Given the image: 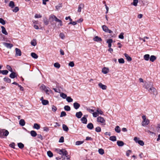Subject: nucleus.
<instances>
[{"label": "nucleus", "instance_id": "42", "mask_svg": "<svg viewBox=\"0 0 160 160\" xmlns=\"http://www.w3.org/2000/svg\"><path fill=\"white\" fill-rule=\"evenodd\" d=\"M62 7V3H59L58 5L55 6L56 8L58 10L60 9V8Z\"/></svg>", "mask_w": 160, "mask_h": 160}, {"label": "nucleus", "instance_id": "47", "mask_svg": "<svg viewBox=\"0 0 160 160\" xmlns=\"http://www.w3.org/2000/svg\"><path fill=\"white\" fill-rule=\"evenodd\" d=\"M15 144L14 142H12L9 145V146L10 147L13 149H15Z\"/></svg>", "mask_w": 160, "mask_h": 160}, {"label": "nucleus", "instance_id": "4", "mask_svg": "<svg viewBox=\"0 0 160 160\" xmlns=\"http://www.w3.org/2000/svg\"><path fill=\"white\" fill-rule=\"evenodd\" d=\"M149 92L151 94H153L154 95H157L158 94V92L156 89L153 87H152L150 88L149 90H148Z\"/></svg>", "mask_w": 160, "mask_h": 160}, {"label": "nucleus", "instance_id": "6", "mask_svg": "<svg viewBox=\"0 0 160 160\" xmlns=\"http://www.w3.org/2000/svg\"><path fill=\"white\" fill-rule=\"evenodd\" d=\"M97 121L102 123H104V125L105 124V120L101 117H98L97 118Z\"/></svg>", "mask_w": 160, "mask_h": 160}, {"label": "nucleus", "instance_id": "41", "mask_svg": "<svg viewBox=\"0 0 160 160\" xmlns=\"http://www.w3.org/2000/svg\"><path fill=\"white\" fill-rule=\"evenodd\" d=\"M67 101L69 102H72L73 101V99L70 97H68L66 98Z\"/></svg>", "mask_w": 160, "mask_h": 160}, {"label": "nucleus", "instance_id": "35", "mask_svg": "<svg viewBox=\"0 0 160 160\" xmlns=\"http://www.w3.org/2000/svg\"><path fill=\"white\" fill-rule=\"evenodd\" d=\"M18 147L20 149H22L24 147V144L21 142H19L18 143Z\"/></svg>", "mask_w": 160, "mask_h": 160}, {"label": "nucleus", "instance_id": "37", "mask_svg": "<svg viewBox=\"0 0 160 160\" xmlns=\"http://www.w3.org/2000/svg\"><path fill=\"white\" fill-rule=\"evenodd\" d=\"M64 109L67 111H68L70 110L71 108L70 107L66 105L64 106Z\"/></svg>", "mask_w": 160, "mask_h": 160}, {"label": "nucleus", "instance_id": "15", "mask_svg": "<svg viewBox=\"0 0 160 160\" xmlns=\"http://www.w3.org/2000/svg\"><path fill=\"white\" fill-rule=\"evenodd\" d=\"M113 42V40L112 39H110L108 40L107 41V43L108 44V47L109 48H111L112 46V43Z\"/></svg>", "mask_w": 160, "mask_h": 160}, {"label": "nucleus", "instance_id": "3", "mask_svg": "<svg viewBox=\"0 0 160 160\" xmlns=\"http://www.w3.org/2000/svg\"><path fill=\"white\" fill-rule=\"evenodd\" d=\"M102 28L103 31L106 32L112 33L113 32L108 29V28L105 25L102 26Z\"/></svg>", "mask_w": 160, "mask_h": 160}, {"label": "nucleus", "instance_id": "23", "mask_svg": "<svg viewBox=\"0 0 160 160\" xmlns=\"http://www.w3.org/2000/svg\"><path fill=\"white\" fill-rule=\"evenodd\" d=\"M30 134L33 137H35L37 135L36 132L34 130H32L30 132Z\"/></svg>", "mask_w": 160, "mask_h": 160}, {"label": "nucleus", "instance_id": "38", "mask_svg": "<svg viewBox=\"0 0 160 160\" xmlns=\"http://www.w3.org/2000/svg\"><path fill=\"white\" fill-rule=\"evenodd\" d=\"M47 154L50 158L52 157L53 156L52 153L50 151L47 152Z\"/></svg>", "mask_w": 160, "mask_h": 160}, {"label": "nucleus", "instance_id": "9", "mask_svg": "<svg viewBox=\"0 0 160 160\" xmlns=\"http://www.w3.org/2000/svg\"><path fill=\"white\" fill-rule=\"evenodd\" d=\"M3 44L7 48H11L13 46V45L12 44L5 42H3Z\"/></svg>", "mask_w": 160, "mask_h": 160}, {"label": "nucleus", "instance_id": "12", "mask_svg": "<svg viewBox=\"0 0 160 160\" xmlns=\"http://www.w3.org/2000/svg\"><path fill=\"white\" fill-rule=\"evenodd\" d=\"M124 55L128 61L130 62L132 61V58L129 56L128 54H127L126 53H125L124 54Z\"/></svg>", "mask_w": 160, "mask_h": 160}, {"label": "nucleus", "instance_id": "7", "mask_svg": "<svg viewBox=\"0 0 160 160\" xmlns=\"http://www.w3.org/2000/svg\"><path fill=\"white\" fill-rule=\"evenodd\" d=\"M16 56H21L22 55V52L21 50L18 48H15Z\"/></svg>", "mask_w": 160, "mask_h": 160}, {"label": "nucleus", "instance_id": "63", "mask_svg": "<svg viewBox=\"0 0 160 160\" xmlns=\"http://www.w3.org/2000/svg\"><path fill=\"white\" fill-rule=\"evenodd\" d=\"M57 151L58 153L60 154H62L63 149L61 150L59 149H57Z\"/></svg>", "mask_w": 160, "mask_h": 160}, {"label": "nucleus", "instance_id": "49", "mask_svg": "<svg viewBox=\"0 0 160 160\" xmlns=\"http://www.w3.org/2000/svg\"><path fill=\"white\" fill-rule=\"evenodd\" d=\"M138 143L141 146H143L144 145V142L142 140H139V141H138Z\"/></svg>", "mask_w": 160, "mask_h": 160}, {"label": "nucleus", "instance_id": "24", "mask_svg": "<svg viewBox=\"0 0 160 160\" xmlns=\"http://www.w3.org/2000/svg\"><path fill=\"white\" fill-rule=\"evenodd\" d=\"M156 57L154 55H151L150 58V60L152 62H153L156 59Z\"/></svg>", "mask_w": 160, "mask_h": 160}, {"label": "nucleus", "instance_id": "36", "mask_svg": "<svg viewBox=\"0 0 160 160\" xmlns=\"http://www.w3.org/2000/svg\"><path fill=\"white\" fill-rule=\"evenodd\" d=\"M42 103L43 105H47L49 103V102L47 100H42Z\"/></svg>", "mask_w": 160, "mask_h": 160}, {"label": "nucleus", "instance_id": "31", "mask_svg": "<svg viewBox=\"0 0 160 160\" xmlns=\"http://www.w3.org/2000/svg\"><path fill=\"white\" fill-rule=\"evenodd\" d=\"M9 6L11 8H13L15 6L14 2L12 1H10L9 3Z\"/></svg>", "mask_w": 160, "mask_h": 160}, {"label": "nucleus", "instance_id": "33", "mask_svg": "<svg viewBox=\"0 0 160 160\" xmlns=\"http://www.w3.org/2000/svg\"><path fill=\"white\" fill-rule=\"evenodd\" d=\"M115 130L116 132H117L118 133H120L121 131L120 128L118 126H117L115 128Z\"/></svg>", "mask_w": 160, "mask_h": 160}, {"label": "nucleus", "instance_id": "44", "mask_svg": "<svg viewBox=\"0 0 160 160\" xmlns=\"http://www.w3.org/2000/svg\"><path fill=\"white\" fill-rule=\"evenodd\" d=\"M138 2V0H133V2L132 3L133 5L135 6H136L137 5V4Z\"/></svg>", "mask_w": 160, "mask_h": 160}, {"label": "nucleus", "instance_id": "25", "mask_svg": "<svg viewBox=\"0 0 160 160\" xmlns=\"http://www.w3.org/2000/svg\"><path fill=\"white\" fill-rule=\"evenodd\" d=\"M43 21L45 25H47L49 23V21L46 18H43Z\"/></svg>", "mask_w": 160, "mask_h": 160}, {"label": "nucleus", "instance_id": "60", "mask_svg": "<svg viewBox=\"0 0 160 160\" xmlns=\"http://www.w3.org/2000/svg\"><path fill=\"white\" fill-rule=\"evenodd\" d=\"M0 23L4 25L5 24V22L2 18H0Z\"/></svg>", "mask_w": 160, "mask_h": 160}, {"label": "nucleus", "instance_id": "61", "mask_svg": "<svg viewBox=\"0 0 160 160\" xmlns=\"http://www.w3.org/2000/svg\"><path fill=\"white\" fill-rule=\"evenodd\" d=\"M64 142V138L63 136H62L60 137L59 142Z\"/></svg>", "mask_w": 160, "mask_h": 160}, {"label": "nucleus", "instance_id": "48", "mask_svg": "<svg viewBox=\"0 0 160 160\" xmlns=\"http://www.w3.org/2000/svg\"><path fill=\"white\" fill-rule=\"evenodd\" d=\"M59 36L60 37V38L62 39H64V38H65V36L64 35V34L63 32H61Z\"/></svg>", "mask_w": 160, "mask_h": 160}, {"label": "nucleus", "instance_id": "58", "mask_svg": "<svg viewBox=\"0 0 160 160\" xmlns=\"http://www.w3.org/2000/svg\"><path fill=\"white\" fill-rule=\"evenodd\" d=\"M118 62L120 63H124V60L123 58H121L118 59Z\"/></svg>", "mask_w": 160, "mask_h": 160}, {"label": "nucleus", "instance_id": "13", "mask_svg": "<svg viewBox=\"0 0 160 160\" xmlns=\"http://www.w3.org/2000/svg\"><path fill=\"white\" fill-rule=\"evenodd\" d=\"M82 115V113L81 111L77 112L76 113V116L78 118H81Z\"/></svg>", "mask_w": 160, "mask_h": 160}, {"label": "nucleus", "instance_id": "34", "mask_svg": "<svg viewBox=\"0 0 160 160\" xmlns=\"http://www.w3.org/2000/svg\"><path fill=\"white\" fill-rule=\"evenodd\" d=\"M33 128L38 130L40 128V125L37 123H34V124Z\"/></svg>", "mask_w": 160, "mask_h": 160}, {"label": "nucleus", "instance_id": "8", "mask_svg": "<svg viewBox=\"0 0 160 160\" xmlns=\"http://www.w3.org/2000/svg\"><path fill=\"white\" fill-rule=\"evenodd\" d=\"M145 88L146 89L148 90H149L150 88L152 87V85L150 82H146L145 84Z\"/></svg>", "mask_w": 160, "mask_h": 160}, {"label": "nucleus", "instance_id": "57", "mask_svg": "<svg viewBox=\"0 0 160 160\" xmlns=\"http://www.w3.org/2000/svg\"><path fill=\"white\" fill-rule=\"evenodd\" d=\"M19 10V8L18 7H15L14 9L12 10V11L14 12H18Z\"/></svg>", "mask_w": 160, "mask_h": 160}, {"label": "nucleus", "instance_id": "45", "mask_svg": "<svg viewBox=\"0 0 160 160\" xmlns=\"http://www.w3.org/2000/svg\"><path fill=\"white\" fill-rule=\"evenodd\" d=\"M54 67L59 68L60 67V65L58 62H56L54 64Z\"/></svg>", "mask_w": 160, "mask_h": 160}, {"label": "nucleus", "instance_id": "54", "mask_svg": "<svg viewBox=\"0 0 160 160\" xmlns=\"http://www.w3.org/2000/svg\"><path fill=\"white\" fill-rule=\"evenodd\" d=\"M67 115L66 112L64 111H62L61 112L60 116V117H64L66 116Z\"/></svg>", "mask_w": 160, "mask_h": 160}, {"label": "nucleus", "instance_id": "11", "mask_svg": "<svg viewBox=\"0 0 160 160\" xmlns=\"http://www.w3.org/2000/svg\"><path fill=\"white\" fill-rule=\"evenodd\" d=\"M93 40L94 41L97 42H100L102 41V39L100 37L96 36L93 38Z\"/></svg>", "mask_w": 160, "mask_h": 160}, {"label": "nucleus", "instance_id": "20", "mask_svg": "<svg viewBox=\"0 0 160 160\" xmlns=\"http://www.w3.org/2000/svg\"><path fill=\"white\" fill-rule=\"evenodd\" d=\"M102 72L104 74H107L109 72V69L108 68L104 67L102 69Z\"/></svg>", "mask_w": 160, "mask_h": 160}, {"label": "nucleus", "instance_id": "55", "mask_svg": "<svg viewBox=\"0 0 160 160\" xmlns=\"http://www.w3.org/2000/svg\"><path fill=\"white\" fill-rule=\"evenodd\" d=\"M6 68L10 71L12 72V70L11 67L9 65H7Z\"/></svg>", "mask_w": 160, "mask_h": 160}, {"label": "nucleus", "instance_id": "10", "mask_svg": "<svg viewBox=\"0 0 160 160\" xmlns=\"http://www.w3.org/2000/svg\"><path fill=\"white\" fill-rule=\"evenodd\" d=\"M99 87L103 90H106L107 89V86L104 85H103L102 83L100 82L98 84Z\"/></svg>", "mask_w": 160, "mask_h": 160}, {"label": "nucleus", "instance_id": "32", "mask_svg": "<svg viewBox=\"0 0 160 160\" xmlns=\"http://www.w3.org/2000/svg\"><path fill=\"white\" fill-rule=\"evenodd\" d=\"M109 139L112 141H116V137L115 136H113L110 137Z\"/></svg>", "mask_w": 160, "mask_h": 160}, {"label": "nucleus", "instance_id": "27", "mask_svg": "<svg viewBox=\"0 0 160 160\" xmlns=\"http://www.w3.org/2000/svg\"><path fill=\"white\" fill-rule=\"evenodd\" d=\"M3 80L5 82H8V83H10L11 82V79H10L9 78H8L7 77H5L3 78Z\"/></svg>", "mask_w": 160, "mask_h": 160}, {"label": "nucleus", "instance_id": "5", "mask_svg": "<svg viewBox=\"0 0 160 160\" xmlns=\"http://www.w3.org/2000/svg\"><path fill=\"white\" fill-rule=\"evenodd\" d=\"M88 117L87 115H84L83 117L81 118L82 122L83 124H86L87 123V118Z\"/></svg>", "mask_w": 160, "mask_h": 160}, {"label": "nucleus", "instance_id": "28", "mask_svg": "<svg viewBox=\"0 0 160 160\" xmlns=\"http://www.w3.org/2000/svg\"><path fill=\"white\" fill-rule=\"evenodd\" d=\"M31 45L33 46H35L37 44L36 40L35 39H33L31 42Z\"/></svg>", "mask_w": 160, "mask_h": 160}, {"label": "nucleus", "instance_id": "2", "mask_svg": "<svg viewBox=\"0 0 160 160\" xmlns=\"http://www.w3.org/2000/svg\"><path fill=\"white\" fill-rule=\"evenodd\" d=\"M50 18L53 19V21L54 20L56 22H59V24L60 26H62L63 23L62 21L58 18L56 16L53 15L51 16Z\"/></svg>", "mask_w": 160, "mask_h": 160}, {"label": "nucleus", "instance_id": "1", "mask_svg": "<svg viewBox=\"0 0 160 160\" xmlns=\"http://www.w3.org/2000/svg\"><path fill=\"white\" fill-rule=\"evenodd\" d=\"M9 132L5 129H0V138H6L9 134Z\"/></svg>", "mask_w": 160, "mask_h": 160}, {"label": "nucleus", "instance_id": "39", "mask_svg": "<svg viewBox=\"0 0 160 160\" xmlns=\"http://www.w3.org/2000/svg\"><path fill=\"white\" fill-rule=\"evenodd\" d=\"M99 153L101 155H103L104 153V151L103 149L102 148L99 149L98 150Z\"/></svg>", "mask_w": 160, "mask_h": 160}, {"label": "nucleus", "instance_id": "22", "mask_svg": "<svg viewBox=\"0 0 160 160\" xmlns=\"http://www.w3.org/2000/svg\"><path fill=\"white\" fill-rule=\"evenodd\" d=\"M19 123L21 126H23L25 125V122L24 119H21L19 121Z\"/></svg>", "mask_w": 160, "mask_h": 160}, {"label": "nucleus", "instance_id": "50", "mask_svg": "<svg viewBox=\"0 0 160 160\" xmlns=\"http://www.w3.org/2000/svg\"><path fill=\"white\" fill-rule=\"evenodd\" d=\"M84 142V141H77L76 142V145H79Z\"/></svg>", "mask_w": 160, "mask_h": 160}, {"label": "nucleus", "instance_id": "43", "mask_svg": "<svg viewBox=\"0 0 160 160\" xmlns=\"http://www.w3.org/2000/svg\"><path fill=\"white\" fill-rule=\"evenodd\" d=\"M95 131L97 132H99L101 131V129L100 127H97L95 128Z\"/></svg>", "mask_w": 160, "mask_h": 160}, {"label": "nucleus", "instance_id": "29", "mask_svg": "<svg viewBox=\"0 0 160 160\" xmlns=\"http://www.w3.org/2000/svg\"><path fill=\"white\" fill-rule=\"evenodd\" d=\"M143 58L146 61H148L150 59V56L149 54H145Z\"/></svg>", "mask_w": 160, "mask_h": 160}, {"label": "nucleus", "instance_id": "26", "mask_svg": "<svg viewBox=\"0 0 160 160\" xmlns=\"http://www.w3.org/2000/svg\"><path fill=\"white\" fill-rule=\"evenodd\" d=\"M31 55V56L34 58L37 59L38 58V56L34 52H32Z\"/></svg>", "mask_w": 160, "mask_h": 160}, {"label": "nucleus", "instance_id": "40", "mask_svg": "<svg viewBox=\"0 0 160 160\" xmlns=\"http://www.w3.org/2000/svg\"><path fill=\"white\" fill-rule=\"evenodd\" d=\"M60 96L63 99L67 98V95L63 93H62L60 94Z\"/></svg>", "mask_w": 160, "mask_h": 160}, {"label": "nucleus", "instance_id": "14", "mask_svg": "<svg viewBox=\"0 0 160 160\" xmlns=\"http://www.w3.org/2000/svg\"><path fill=\"white\" fill-rule=\"evenodd\" d=\"M17 76L16 73L13 72H12V73L10 74L9 77L11 78H14Z\"/></svg>", "mask_w": 160, "mask_h": 160}, {"label": "nucleus", "instance_id": "46", "mask_svg": "<svg viewBox=\"0 0 160 160\" xmlns=\"http://www.w3.org/2000/svg\"><path fill=\"white\" fill-rule=\"evenodd\" d=\"M149 122H150L149 121L148 119H147L146 120H145V122H144V124L145 125H142L143 126H145L146 125H148V124L149 123Z\"/></svg>", "mask_w": 160, "mask_h": 160}, {"label": "nucleus", "instance_id": "56", "mask_svg": "<svg viewBox=\"0 0 160 160\" xmlns=\"http://www.w3.org/2000/svg\"><path fill=\"white\" fill-rule=\"evenodd\" d=\"M124 33L123 32H121L120 33V35L118 36V37L119 38L121 39H124Z\"/></svg>", "mask_w": 160, "mask_h": 160}, {"label": "nucleus", "instance_id": "53", "mask_svg": "<svg viewBox=\"0 0 160 160\" xmlns=\"http://www.w3.org/2000/svg\"><path fill=\"white\" fill-rule=\"evenodd\" d=\"M8 72V71L7 70H2V74L3 75H7Z\"/></svg>", "mask_w": 160, "mask_h": 160}, {"label": "nucleus", "instance_id": "19", "mask_svg": "<svg viewBox=\"0 0 160 160\" xmlns=\"http://www.w3.org/2000/svg\"><path fill=\"white\" fill-rule=\"evenodd\" d=\"M93 127V124L92 123H89L87 125V128L90 130L92 129Z\"/></svg>", "mask_w": 160, "mask_h": 160}, {"label": "nucleus", "instance_id": "30", "mask_svg": "<svg viewBox=\"0 0 160 160\" xmlns=\"http://www.w3.org/2000/svg\"><path fill=\"white\" fill-rule=\"evenodd\" d=\"M62 128L64 131L68 132V127L65 124L62 125Z\"/></svg>", "mask_w": 160, "mask_h": 160}, {"label": "nucleus", "instance_id": "51", "mask_svg": "<svg viewBox=\"0 0 160 160\" xmlns=\"http://www.w3.org/2000/svg\"><path fill=\"white\" fill-rule=\"evenodd\" d=\"M63 155H65L66 157H67V155H68V152L65 149H63V153L62 154Z\"/></svg>", "mask_w": 160, "mask_h": 160}, {"label": "nucleus", "instance_id": "18", "mask_svg": "<svg viewBox=\"0 0 160 160\" xmlns=\"http://www.w3.org/2000/svg\"><path fill=\"white\" fill-rule=\"evenodd\" d=\"M1 28L2 29V32L5 35H7L8 34V33L7 32L5 28L3 26H2Z\"/></svg>", "mask_w": 160, "mask_h": 160}, {"label": "nucleus", "instance_id": "16", "mask_svg": "<svg viewBox=\"0 0 160 160\" xmlns=\"http://www.w3.org/2000/svg\"><path fill=\"white\" fill-rule=\"evenodd\" d=\"M73 105L74 108L76 109H78L80 108V104L77 102H74L73 103Z\"/></svg>", "mask_w": 160, "mask_h": 160}, {"label": "nucleus", "instance_id": "17", "mask_svg": "<svg viewBox=\"0 0 160 160\" xmlns=\"http://www.w3.org/2000/svg\"><path fill=\"white\" fill-rule=\"evenodd\" d=\"M84 7V5L83 4L81 3L78 6V12H80L81 11V9L83 8Z\"/></svg>", "mask_w": 160, "mask_h": 160}, {"label": "nucleus", "instance_id": "59", "mask_svg": "<svg viewBox=\"0 0 160 160\" xmlns=\"http://www.w3.org/2000/svg\"><path fill=\"white\" fill-rule=\"evenodd\" d=\"M97 111L98 114H100L101 115H102L103 114V112L98 108L97 109Z\"/></svg>", "mask_w": 160, "mask_h": 160}, {"label": "nucleus", "instance_id": "64", "mask_svg": "<svg viewBox=\"0 0 160 160\" xmlns=\"http://www.w3.org/2000/svg\"><path fill=\"white\" fill-rule=\"evenodd\" d=\"M52 111L54 112H56L57 110V107L54 105L52 106Z\"/></svg>", "mask_w": 160, "mask_h": 160}, {"label": "nucleus", "instance_id": "21", "mask_svg": "<svg viewBox=\"0 0 160 160\" xmlns=\"http://www.w3.org/2000/svg\"><path fill=\"white\" fill-rule=\"evenodd\" d=\"M117 144L119 147H122L124 145L123 142L121 141H118L117 142Z\"/></svg>", "mask_w": 160, "mask_h": 160}, {"label": "nucleus", "instance_id": "62", "mask_svg": "<svg viewBox=\"0 0 160 160\" xmlns=\"http://www.w3.org/2000/svg\"><path fill=\"white\" fill-rule=\"evenodd\" d=\"M131 152L132 151L131 150H129L127 151L126 153V156L128 157L130 155V154L131 153Z\"/></svg>", "mask_w": 160, "mask_h": 160}, {"label": "nucleus", "instance_id": "52", "mask_svg": "<svg viewBox=\"0 0 160 160\" xmlns=\"http://www.w3.org/2000/svg\"><path fill=\"white\" fill-rule=\"evenodd\" d=\"M143 120L142 122V125H144V122H145V120H146V117L145 116L143 115L142 117Z\"/></svg>", "mask_w": 160, "mask_h": 160}]
</instances>
